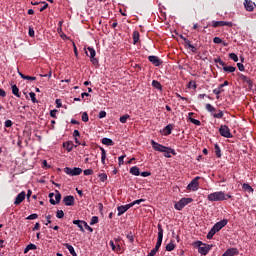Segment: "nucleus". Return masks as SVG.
I'll list each match as a JSON object with an SVG mask.
<instances>
[{"mask_svg": "<svg viewBox=\"0 0 256 256\" xmlns=\"http://www.w3.org/2000/svg\"><path fill=\"white\" fill-rule=\"evenodd\" d=\"M208 201H227V199H231V195L226 194L223 191H218V192H214V193H210L207 196Z\"/></svg>", "mask_w": 256, "mask_h": 256, "instance_id": "obj_1", "label": "nucleus"}, {"mask_svg": "<svg viewBox=\"0 0 256 256\" xmlns=\"http://www.w3.org/2000/svg\"><path fill=\"white\" fill-rule=\"evenodd\" d=\"M194 247H198V252L200 255H207L211 251V246L203 244L201 241H196L193 243Z\"/></svg>", "mask_w": 256, "mask_h": 256, "instance_id": "obj_2", "label": "nucleus"}, {"mask_svg": "<svg viewBox=\"0 0 256 256\" xmlns=\"http://www.w3.org/2000/svg\"><path fill=\"white\" fill-rule=\"evenodd\" d=\"M84 51L87 57H90L91 63H93V65H97L98 61H97V58H95V55H97V52H95V49L93 47H87V48H84Z\"/></svg>", "mask_w": 256, "mask_h": 256, "instance_id": "obj_3", "label": "nucleus"}, {"mask_svg": "<svg viewBox=\"0 0 256 256\" xmlns=\"http://www.w3.org/2000/svg\"><path fill=\"white\" fill-rule=\"evenodd\" d=\"M189 203H193V198H182L174 205V207L177 211H181L183 207L189 205Z\"/></svg>", "mask_w": 256, "mask_h": 256, "instance_id": "obj_4", "label": "nucleus"}, {"mask_svg": "<svg viewBox=\"0 0 256 256\" xmlns=\"http://www.w3.org/2000/svg\"><path fill=\"white\" fill-rule=\"evenodd\" d=\"M219 133L222 137H226L227 139H231V137H233V135L231 134V130L227 125L220 126Z\"/></svg>", "mask_w": 256, "mask_h": 256, "instance_id": "obj_5", "label": "nucleus"}, {"mask_svg": "<svg viewBox=\"0 0 256 256\" xmlns=\"http://www.w3.org/2000/svg\"><path fill=\"white\" fill-rule=\"evenodd\" d=\"M64 171H65L66 175H71V177H75V176L81 175V173H83V169H81V168L66 167Z\"/></svg>", "mask_w": 256, "mask_h": 256, "instance_id": "obj_6", "label": "nucleus"}, {"mask_svg": "<svg viewBox=\"0 0 256 256\" xmlns=\"http://www.w3.org/2000/svg\"><path fill=\"white\" fill-rule=\"evenodd\" d=\"M199 179L200 177L197 176L188 184V191H197L199 189Z\"/></svg>", "mask_w": 256, "mask_h": 256, "instance_id": "obj_7", "label": "nucleus"}, {"mask_svg": "<svg viewBox=\"0 0 256 256\" xmlns=\"http://www.w3.org/2000/svg\"><path fill=\"white\" fill-rule=\"evenodd\" d=\"M53 197H55V199H53ZM49 198L51 205H57L61 202V193H59V191H56V194L50 193Z\"/></svg>", "mask_w": 256, "mask_h": 256, "instance_id": "obj_8", "label": "nucleus"}, {"mask_svg": "<svg viewBox=\"0 0 256 256\" xmlns=\"http://www.w3.org/2000/svg\"><path fill=\"white\" fill-rule=\"evenodd\" d=\"M131 207H133V204H126L123 206H118L117 207L118 217H121V215H123L124 213H127V211H129V209H131Z\"/></svg>", "mask_w": 256, "mask_h": 256, "instance_id": "obj_9", "label": "nucleus"}, {"mask_svg": "<svg viewBox=\"0 0 256 256\" xmlns=\"http://www.w3.org/2000/svg\"><path fill=\"white\" fill-rule=\"evenodd\" d=\"M151 145L154 151H158L159 153H163L167 147L155 142V140H151Z\"/></svg>", "mask_w": 256, "mask_h": 256, "instance_id": "obj_10", "label": "nucleus"}, {"mask_svg": "<svg viewBox=\"0 0 256 256\" xmlns=\"http://www.w3.org/2000/svg\"><path fill=\"white\" fill-rule=\"evenodd\" d=\"M213 27H233L232 22H227V21H213Z\"/></svg>", "mask_w": 256, "mask_h": 256, "instance_id": "obj_11", "label": "nucleus"}, {"mask_svg": "<svg viewBox=\"0 0 256 256\" xmlns=\"http://www.w3.org/2000/svg\"><path fill=\"white\" fill-rule=\"evenodd\" d=\"M228 221L226 219L222 220V221H219L217 222L212 228L217 232L219 233V231H221V229L223 227H225V225H227Z\"/></svg>", "mask_w": 256, "mask_h": 256, "instance_id": "obj_12", "label": "nucleus"}, {"mask_svg": "<svg viewBox=\"0 0 256 256\" xmlns=\"http://www.w3.org/2000/svg\"><path fill=\"white\" fill-rule=\"evenodd\" d=\"M26 193L25 191H22L21 193H19L17 196H16V199L14 201V205H20V203H23V201H25V197H26Z\"/></svg>", "mask_w": 256, "mask_h": 256, "instance_id": "obj_13", "label": "nucleus"}, {"mask_svg": "<svg viewBox=\"0 0 256 256\" xmlns=\"http://www.w3.org/2000/svg\"><path fill=\"white\" fill-rule=\"evenodd\" d=\"M63 203L67 207H71V206L75 205V198L73 196H66L63 198Z\"/></svg>", "mask_w": 256, "mask_h": 256, "instance_id": "obj_14", "label": "nucleus"}, {"mask_svg": "<svg viewBox=\"0 0 256 256\" xmlns=\"http://www.w3.org/2000/svg\"><path fill=\"white\" fill-rule=\"evenodd\" d=\"M162 153H164V157H166L167 159H171V154L176 155L175 149L169 147H166L164 151H162Z\"/></svg>", "mask_w": 256, "mask_h": 256, "instance_id": "obj_15", "label": "nucleus"}, {"mask_svg": "<svg viewBox=\"0 0 256 256\" xmlns=\"http://www.w3.org/2000/svg\"><path fill=\"white\" fill-rule=\"evenodd\" d=\"M244 7L246 11H253L255 9V3L251 0H245Z\"/></svg>", "mask_w": 256, "mask_h": 256, "instance_id": "obj_16", "label": "nucleus"}, {"mask_svg": "<svg viewBox=\"0 0 256 256\" xmlns=\"http://www.w3.org/2000/svg\"><path fill=\"white\" fill-rule=\"evenodd\" d=\"M148 59L150 63L155 65V67H159V65H161V60H159V57L157 56H149Z\"/></svg>", "mask_w": 256, "mask_h": 256, "instance_id": "obj_17", "label": "nucleus"}, {"mask_svg": "<svg viewBox=\"0 0 256 256\" xmlns=\"http://www.w3.org/2000/svg\"><path fill=\"white\" fill-rule=\"evenodd\" d=\"M84 223H85V221H83V220H74L73 221V224L77 225V227L80 229V231L82 233H85V229L83 228Z\"/></svg>", "mask_w": 256, "mask_h": 256, "instance_id": "obj_18", "label": "nucleus"}, {"mask_svg": "<svg viewBox=\"0 0 256 256\" xmlns=\"http://www.w3.org/2000/svg\"><path fill=\"white\" fill-rule=\"evenodd\" d=\"M64 247H66V249H68L69 253L72 256H77V253L75 252V248H73V246L69 243L64 244Z\"/></svg>", "mask_w": 256, "mask_h": 256, "instance_id": "obj_19", "label": "nucleus"}, {"mask_svg": "<svg viewBox=\"0 0 256 256\" xmlns=\"http://www.w3.org/2000/svg\"><path fill=\"white\" fill-rule=\"evenodd\" d=\"M130 173L131 175H135V177H139V175H141V172L139 171V167L137 166H133L132 168H130Z\"/></svg>", "mask_w": 256, "mask_h": 256, "instance_id": "obj_20", "label": "nucleus"}, {"mask_svg": "<svg viewBox=\"0 0 256 256\" xmlns=\"http://www.w3.org/2000/svg\"><path fill=\"white\" fill-rule=\"evenodd\" d=\"M100 151H101V163L105 165V159H107V152L103 147H100Z\"/></svg>", "mask_w": 256, "mask_h": 256, "instance_id": "obj_21", "label": "nucleus"}, {"mask_svg": "<svg viewBox=\"0 0 256 256\" xmlns=\"http://www.w3.org/2000/svg\"><path fill=\"white\" fill-rule=\"evenodd\" d=\"M37 249V245L35 244H28L26 248L24 249V253L27 254L29 251H35Z\"/></svg>", "mask_w": 256, "mask_h": 256, "instance_id": "obj_22", "label": "nucleus"}, {"mask_svg": "<svg viewBox=\"0 0 256 256\" xmlns=\"http://www.w3.org/2000/svg\"><path fill=\"white\" fill-rule=\"evenodd\" d=\"M18 75H20V77L22 79H26L27 81H35L37 78L36 77H33V76H27L21 72L18 71Z\"/></svg>", "mask_w": 256, "mask_h": 256, "instance_id": "obj_23", "label": "nucleus"}, {"mask_svg": "<svg viewBox=\"0 0 256 256\" xmlns=\"http://www.w3.org/2000/svg\"><path fill=\"white\" fill-rule=\"evenodd\" d=\"M152 87H154V89H158V91L163 90V87L161 86V83L157 80L152 81Z\"/></svg>", "mask_w": 256, "mask_h": 256, "instance_id": "obj_24", "label": "nucleus"}, {"mask_svg": "<svg viewBox=\"0 0 256 256\" xmlns=\"http://www.w3.org/2000/svg\"><path fill=\"white\" fill-rule=\"evenodd\" d=\"M171 131H173V126H172L171 124L167 125V126L163 129L164 135H171Z\"/></svg>", "mask_w": 256, "mask_h": 256, "instance_id": "obj_25", "label": "nucleus"}, {"mask_svg": "<svg viewBox=\"0 0 256 256\" xmlns=\"http://www.w3.org/2000/svg\"><path fill=\"white\" fill-rule=\"evenodd\" d=\"M224 254H226L227 256H235L237 255V249L235 248L228 249Z\"/></svg>", "mask_w": 256, "mask_h": 256, "instance_id": "obj_26", "label": "nucleus"}, {"mask_svg": "<svg viewBox=\"0 0 256 256\" xmlns=\"http://www.w3.org/2000/svg\"><path fill=\"white\" fill-rule=\"evenodd\" d=\"M63 147L68 151V153H71L73 151V143L71 142H66L63 144Z\"/></svg>", "mask_w": 256, "mask_h": 256, "instance_id": "obj_27", "label": "nucleus"}, {"mask_svg": "<svg viewBox=\"0 0 256 256\" xmlns=\"http://www.w3.org/2000/svg\"><path fill=\"white\" fill-rule=\"evenodd\" d=\"M242 189H244V191H247L248 193H253V187H251V185L244 183L242 185Z\"/></svg>", "mask_w": 256, "mask_h": 256, "instance_id": "obj_28", "label": "nucleus"}, {"mask_svg": "<svg viewBox=\"0 0 256 256\" xmlns=\"http://www.w3.org/2000/svg\"><path fill=\"white\" fill-rule=\"evenodd\" d=\"M223 85H219L218 86V88H215L214 90H213V93H214V95H221V93H223Z\"/></svg>", "mask_w": 256, "mask_h": 256, "instance_id": "obj_29", "label": "nucleus"}, {"mask_svg": "<svg viewBox=\"0 0 256 256\" xmlns=\"http://www.w3.org/2000/svg\"><path fill=\"white\" fill-rule=\"evenodd\" d=\"M235 69L236 68L233 66H225V64L223 66V70L226 71L227 73H235Z\"/></svg>", "mask_w": 256, "mask_h": 256, "instance_id": "obj_30", "label": "nucleus"}, {"mask_svg": "<svg viewBox=\"0 0 256 256\" xmlns=\"http://www.w3.org/2000/svg\"><path fill=\"white\" fill-rule=\"evenodd\" d=\"M12 93L16 97H21V94H19V88L17 87V85H12Z\"/></svg>", "mask_w": 256, "mask_h": 256, "instance_id": "obj_31", "label": "nucleus"}, {"mask_svg": "<svg viewBox=\"0 0 256 256\" xmlns=\"http://www.w3.org/2000/svg\"><path fill=\"white\" fill-rule=\"evenodd\" d=\"M102 143H103V145L111 146V145H113V140H111L109 138H103Z\"/></svg>", "mask_w": 256, "mask_h": 256, "instance_id": "obj_32", "label": "nucleus"}, {"mask_svg": "<svg viewBox=\"0 0 256 256\" xmlns=\"http://www.w3.org/2000/svg\"><path fill=\"white\" fill-rule=\"evenodd\" d=\"M98 177L102 183H105V181H107V174L105 173L98 174Z\"/></svg>", "mask_w": 256, "mask_h": 256, "instance_id": "obj_33", "label": "nucleus"}, {"mask_svg": "<svg viewBox=\"0 0 256 256\" xmlns=\"http://www.w3.org/2000/svg\"><path fill=\"white\" fill-rule=\"evenodd\" d=\"M131 116H129V114H126V115H124V116H121L120 118H119V121H120V123H127V119H129Z\"/></svg>", "mask_w": 256, "mask_h": 256, "instance_id": "obj_34", "label": "nucleus"}, {"mask_svg": "<svg viewBox=\"0 0 256 256\" xmlns=\"http://www.w3.org/2000/svg\"><path fill=\"white\" fill-rule=\"evenodd\" d=\"M215 233H217L213 228L208 232L207 239H213L215 236Z\"/></svg>", "mask_w": 256, "mask_h": 256, "instance_id": "obj_35", "label": "nucleus"}, {"mask_svg": "<svg viewBox=\"0 0 256 256\" xmlns=\"http://www.w3.org/2000/svg\"><path fill=\"white\" fill-rule=\"evenodd\" d=\"M206 110H208L209 113H215V107L211 104H206Z\"/></svg>", "mask_w": 256, "mask_h": 256, "instance_id": "obj_36", "label": "nucleus"}, {"mask_svg": "<svg viewBox=\"0 0 256 256\" xmlns=\"http://www.w3.org/2000/svg\"><path fill=\"white\" fill-rule=\"evenodd\" d=\"M56 217L57 219H63V217H65V213L63 212V210H58L56 213Z\"/></svg>", "mask_w": 256, "mask_h": 256, "instance_id": "obj_37", "label": "nucleus"}, {"mask_svg": "<svg viewBox=\"0 0 256 256\" xmlns=\"http://www.w3.org/2000/svg\"><path fill=\"white\" fill-rule=\"evenodd\" d=\"M229 57L232 59V61H235V63H237V61H239V57L235 53H230Z\"/></svg>", "mask_w": 256, "mask_h": 256, "instance_id": "obj_38", "label": "nucleus"}, {"mask_svg": "<svg viewBox=\"0 0 256 256\" xmlns=\"http://www.w3.org/2000/svg\"><path fill=\"white\" fill-rule=\"evenodd\" d=\"M97 223H99V217L93 216V217L91 218L90 225H95V224H97Z\"/></svg>", "mask_w": 256, "mask_h": 256, "instance_id": "obj_39", "label": "nucleus"}, {"mask_svg": "<svg viewBox=\"0 0 256 256\" xmlns=\"http://www.w3.org/2000/svg\"><path fill=\"white\" fill-rule=\"evenodd\" d=\"M188 89H197V84L195 83V81H190L188 83Z\"/></svg>", "mask_w": 256, "mask_h": 256, "instance_id": "obj_40", "label": "nucleus"}, {"mask_svg": "<svg viewBox=\"0 0 256 256\" xmlns=\"http://www.w3.org/2000/svg\"><path fill=\"white\" fill-rule=\"evenodd\" d=\"M140 203H145V199L135 200L134 202L130 203L129 205H132V207H133L134 205H140Z\"/></svg>", "mask_w": 256, "mask_h": 256, "instance_id": "obj_41", "label": "nucleus"}, {"mask_svg": "<svg viewBox=\"0 0 256 256\" xmlns=\"http://www.w3.org/2000/svg\"><path fill=\"white\" fill-rule=\"evenodd\" d=\"M139 41V32L135 31L133 34V42L134 44Z\"/></svg>", "mask_w": 256, "mask_h": 256, "instance_id": "obj_42", "label": "nucleus"}, {"mask_svg": "<svg viewBox=\"0 0 256 256\" xmlns=\"http://www.w3.org/2000/svg\"><path fill=\"white\" fill-rule=\"evenodd\" d=\"M82 121H84V123H87V121H89V114H87V112H83Z\"/></svg>", "mask_w": 256, "mask_h": 256, "instance_id": "obj_43", "label": "nucleus"}, {"mask_svg": "<svg viewBox=\"0 0 256 256\" xmlns=\"http://www.w3.org/2000/svg\"><path fill=\"white\" fill-rule=\"evenodd\" d=\"M215 153L217 157H221V148H219V145H215Z\"/></svg>", "mask_w": 256, "mask_h": 256, "instance_id": "obj_44", "label": "nucleus"}, {"mask_svg": "<svg viewBox=\"0 0 256 256\" xmlns=\"http://www.w3.org/2000/svg\"><path fill=\"white\" fill-rule=\"evenodd\" d=\"M32 103H38L37 98H35V93L30 92L29 93Z\"/></svg>", "mask_w": 256, "mask_h": 256, "instance_id": "obj_45", "label": "nucleus"}, {"mask_svg": "<svg viewBox=\"0 0 256 256\" xmlns=\"http://www.w3.org/2000/svg\"><path fill=\"white\" fill-rule=\"evenodd\" d=\"M215 119H223V111H219V113L213 114Z\"/></svg>", "mask_w": 256, "mask_h": 256, "instance_id": "obj_46", "label": "nucleus"}, {"mask_svg": "<svg viewBox=\"0 0 256 256\" xmlns=\"http://www.w3.org/2000/svg\"><path fill=\"white\" fill-rule=\"evenodd\" d=\"M173 249H175V244H173V243H169L166 246V251H173Z\"/></svg>", "mask_w": 256, "mask_h": 256, "instance_id": "obj_47", "label": "nucleus"}, {"mask_svg": "<svg viewBox=\"0 0 256 256\" xmlns=\"http://www.w3.org/2000/svg\"><path fill=\"white\" fill-rule=\"evenodd\" d=\"M37 217H39V215L31 214L26 219H28L29 221H33V220L37 219Z\"/></svg>", "mask_w": 256, "mask_h": 256, "instance_id": "obj_48", "label": "nucleus"}, {"mask_svg": "<svg viewBox=\"0 0 256 256\" xmlns=\"http://www.w3.org/2000/svg\"><path fill=\"white\" fill-rule=\"evenodd\" d=\"M190 121H191V123H193L194 125H197V126L201 125V121H199V120H197V119H195V118H190Z\"/></svg>", "mask_w": 256, "mask_h": 256, "instance_id": "obj_49", "label": "nucleus"}, {"mask_svg": "<svg viewBox=\"0 0 256 256\" xmlns=\"http://www.w3.org/2000/svg\"><path fill=\"white\" fill-rule=\"evenodd\" d=\"M213 42L216 43L217 45H219V44L223 43V40L219 37H214Z\"/></svg>", "mask_w": 256, "mask_h": 256, "instance_id": "obj_50", "label": "nucleus"}, {"mask_svg": "<svg viewBox=\"0 0 256 256\" xmlns=\"http://www.w3.org/2000/svg\"><path fill=\"white\" fill-rule=\"evenodd\" d=\"M28 34H29L30 37H35V30L32 27H30L29 31H28Z\"/></svg>", "mask_w": 256, "mask_h": 256, "instance_id": "obj_51", "label": "nucleus"}, {"mask_svg": "<svg viewBox=\"0 0 256 256\" xmlns=\"http://www.w3.org/2000/svg\"><path fill=\"white\" fill-rule=\"evenodd\" d=\"M123 159H125V155H122L118 158V165H120V166L123 165V163H124Z\"/></svg>", "mask_w": 256, "mask_h": 256, "instance_id": "obj_52", "label": "nucleus"}, {"mask_svg": "<svg viewBox=\"0 0 256 256\" xmlns=\"http://www.w3.org/2000/svg\"><path fill=\"white\" fill-rule=\"evenodd\" d=\"M4 125L5 127H13V122L11 120H6Z\"/></svg>", "mask_w": 256, "mask_h": 256, "instance_id": "obj_53", "label": "nucleus"}, {"mask_svg": "<svg viewBox=\"0 0 256 256\" xmlns=\"http://www.w3.org/2000/svg\"><path fill=\"white\" fill-rule=\"evenodd\" d=\"M84 227L87 229V231H90V233H93V228L91 226L87 225V222L84 221Z\"/></svg>", "mask_w": 256, "mask_h": 256, "instance_id": "obj_54", "label": "nucleus"}, {"mask_svg": "<svg viewBox=\"0 0 256 256\" xmlns=\"http://www.w3.org/2000/svg\"><path fill=\"white\" fill-rule=\"evenodd\" d=\"M215 63H219L221 65V67H225V62H223V60H221V58H217L215 60Z\"/></svg>", "mask_w": 256, "mask_h": 256, "instance_id": "obj_55", "label": "nucleus"}, {"mask_svg": "<svg viewBox=\"0 0 256 256\" xmlns=\"http://www.w3.org/2000/svg\"><path fill=\"white\" fill-rule=\"evenodd\" d=\"M104 117H107V112H105V111H100V113H99V119H104Z\"/></svg>", "mask_w": 256, "mask_h": 256, "instance_id": "obj_56", "label": "nucleus"}, {"mask_svg": "<svg viewBox=\"0 0 256 256\" xmlns=\"http://www.w3.org/2000/svg\"><path fill=\"white\" fill-rule=\"evenodd\" d=\"M43 3V7L40 8V12L42 13V11H45V9H47L49 7V4H47V2H42Z\"/></svg>", "mask_w": 256, "mask_h": 256, "instance_id": "obj_57", "label": "nucleus"}, {"mask_svg": "<svg viewBox=\"0 0 256 256\" xmlns=\"http://www.w3.org/2000/svg\"><path fill=\"white\" fill-rule=\"evenodd\" d=\"M84 175H93V169L84 170Z\"/></svg>", "mask_w": 256, "mask_h": 256, "instance_id": "obj_58", "label": "nucleus"}, {"mask_svg": "<svg viewBox=\"0 0 256 256\" xmlns=\"http://www.w3.org/2000/svg\"><path fill=\"white\" fill-rule=\"evenodd\" d=\"M237 67H238L239 71H245V66H243L242 63H238Z\"/></svg>", "mask_w": 256, "mask_h": 256, "instance_id": "obj_59", "label": "nucleus"}, {"mask_svg": "<svg viewBox=\"0 0 256 256\" xmlns=\"http://www.w3.org/2000/svg\"><path fill=\"white\" fill-rule=\"evenodd\" d=\"M140 175L141 177H149L151 175V172L145 171V172H142Z\"/></svg>", "mask_w": 256, "mask_h": 256, "instance_id": "obj_60", "label": "nucleus"}, {"mask_svg": "<svg viewBox=\"0 0 256 256\" xmlns=\"http://www.w3.org/2000/svg\"><path fill=\"white\" fill-rule=\"evenodd\" d=\"M56 115H57V110H51V111H50V116H51V117L55 118Z\"/></svg>", "mask_w": 256, "mask_h": 256, "instance_id": "obj_61", "label": "nucleus"}, {"mask_svg": "<svg viewBox=\"0 0 256 256\" xmlns=\"http://www.w3.org/2000/svg\"><path fill=\"white\" fill-rule=\"evenodd\" d=\"M188 49H190V47H193V45L191 44V41L187 40V39H184Z\"/></svg>", "mask_w": 256, "mask_h": 256, "instance_id": "obj_62", "label": "nucleus"}, {"mask_svg": "<svg viewBox=\"0 0 256 256\" xmlns=\"http://www.w3.org/2000/svg\"><path fill=\"white\" fill-rule=\"evenodd\" d=\"M7 93L5 92V90L0 89V97H6Z\"/></svg>", "mask_w": 256, "mask_h": 256, "instance_id": "obj_63", "label": "nucleus"}, {"mask_svg": "<svg viewBox=\"0 0 256 256\" xmlns=\"http://www.w3.org/2000/svg\"><path fill=\"white\" fill-rule=\"evenodd\" d=\"M56 105H57L58 109H59L60 107H62V104H61V100H60V99H56Z\"/></svg>", "mask_w": 256, "mask_h": 256, "instance_id": "obj_64", "label": "nucleus"}]
</instances>
